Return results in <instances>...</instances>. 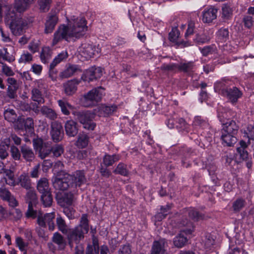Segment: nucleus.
Wrapping results in <instances>:
<instances>
[{
  "label": "nucleus",
  "mask_w": 254,
  "mask_h": 254,
  "mask_svg": "<svg viewBox=\"0 0 254 254\" xmlns=\"http://www.w3.org/2000/svg\"><path fill=\"white\" fill-rule=\"evenodd\" d=\"M67 20V26L64 25L60 26L54 33L52 42L53 46L63 39L74 40L84 35L87 29L85 18L73 16L70 20Z\"/></svg>",
  "instance_id": "f257e3e1"
},
{
  "label": "nucleus",
  "mask_w": 254,
  "mask_h": 254,
  "mask_svg": "<svg viewBox=\"0 0 254 254\" xmlns=\"http://www.w3.org/2000/svg\"><path fill=\"white\" fill-rule=\"evenodd\" d=\"M33 21V17H22L18 15L14 10H7L5 12V23L14 36L22 35L24 30Z\"/></svg>",
  "instance_id": "f03ea898"
},
{
  "label": "nucleus",
  "mask_w": 254,
  "mask_h": 254,
  "mask_svg": "<svg viewBox=\"0 0 254 254\" xmlns=\"http://www.w3.org/2000/svg\"><path fill=\"white\" fill-rule=\"evenodd\" d=\"M89 231L88 220L86 214H83L80 219V224L73 229H69L67 234L68 244L71 247L73 243L78 244L84 239V235Z\"/></svg>",
  "instance_id": "7ed1b4c3"
},
{
  "label": "nucleus",
  "mask_w": 254,
  "mask_h": 254,
  "mask_svg": "<svg viewBox=\"0 0 254 254\" xmlns=\"http://www.w3.org/2000/svg\"><path fill=\"white\" fill-rule=\"evenodd\" d=\"M228 85L227 80H222L217 82L215 86L221 90V94L224 96L226 97L232 104H235L237 102L238 99L242 97V93L236 87L228 88Z\"/></svg>",
  "instance_id": "20e7f679"
},
{
  "label": "nucleus",
  "mask_w": 254,
  "mask_h": 254,
  "mask_svg": "<svg viewBox=\"0 0 254 254\" xmlns=\"http://www.w3.org/2000/svg\"><path fill=\"white\" fill-rule=\"evenodd\" d=\"M72 114L84 128L89 130L94 129L96 127V124L93 121L95 117L94 111H73Z\"/></svg>",
  "instance_id": "39448f33"
},
{
  "label": "nucleus",
  "mask_w": 254,
  "mask_h": 254,
  "mask_svg": "<svg viewBox=\"0 0 254 254\" xmlns=\"http://www.w3.org/2000/svg\"><path fill=\"white\" fill-rule=\"evenodd\" d=\"M102 96L101 88H93L84 94L81 100V103L85 107H93L101 100Z\"/></svg>",
  "instance_id": "423d86ee"
},
{
  "label": "nucleus",
  "mask_w": 254,
  "mask_h": 254,
  "mask_svg": "<svg viewBox=\"0 0 254 254\" xmlns=\"http://www.w3.org/2000/svg\"><path fill=\"white\" fill-rule=\"evenodd\" d=\"M67 176V173L64 171L57 172L56 176L52 178L54 188L58 190H64L70 189L73 190Z\"/></svg>",
  "instance_id": "0eeeda50"
},
{
  "label": "nucleus",
  "mask_w": 254,
  "mask_h": 254,
  "mask_svg": "<svg viewBox=\"0 0 254 254\" xmlns=\"http://www.w3.org/2000/svg\"><path fill=\"white\" fill-rule=\"evenodd\" d=\"M55 217V212L46 213L43 216L42 212L39 211V215L37 219L38 224L42 227H46V224L48 226L49 230L54 231L55 228L54 219Z\"/></svg>",
  "instance_id": "6e6552de"
},
{
  "label": "nucleus",
  "mask_w": 254,
  "mask_h": 254,
  "mask_svg": "<svg viewBox=\"0 0 254 254\" xmlns=\"http://www.w3.org/2000/svg\"><path fill=\"white\" fill-rule=\"evenodd\" d=\"M67 178L70 181L71 189L73 190L77 187H80L86 183V179L83 171L78 170L75 171L72 175L67 174Z\"/></svg>",
  "instance_id": "1a4fd4ad"
},
{
  "label": "nucleus",
  "mask_w": 254,
  "mask_h": 254,
  "mask_svg": "<svg viewBox=\"0 0 254 254\" xmlns=\"http://www.w3.org/2000/svg\"><path fill=\"white\" fill-rule=\"evenodd\" d=\"M102 74L103 69L101 67L92 66L86 70L81 78L84 81L90 82L100 78Z\"/></svg>",
  "instance_id": "9d476101"
},
{
  "label": "nucleus",
  "mask_w": 254,
  "mask_h": 254,
  "mask_svg": "<svg viewBox=\"0 0 254 254\" xmlns=\"http://www.w3.org/2000/svg\"><path fill=\"white\" fill-rule=\"evenodd\" d=\"M78 52L82 57L88 60L92 58L96 53H98L99 49L92 44L83 43L79 48Z\"/></svg>",
  "instance_id": "9b49d317"
},
{
  "label": "nucleus",
  "mask_w": 254,
  "mask_h": 254,
  "mask_svg": "<svg viewBox=\"0 0 254 254\" xmlns=\"http://www.w3.org/2000/svg\"><path fill=\"white\" fill-rule=\"evenodd\" d=\"M117 109V106L114 104L111 105L102 104L96 108L94 111L95 115H97L100 117H107L112 115L116 111Z\"/></svg>",
  "instance_id": "f8f14e48"
},
{
  "label": "nucleus",
  "mask_w": 254,
  "mask_h": 254,
  "mask_svg": "<svg viewBox=\"0 0 254 254\" xmlns=\"http://www.w3.org/2000/svg\"><path fill=\"white\" fill-rule=\"evenodd\" d=\"M35 0H14L12 6L16 13H23L28 10Z\"/></svg>",
  "instance_id": "ddd939ff"
},
{
  "label": "nucleus",
  "mask_w": 254,
  "mask_h": 254,
  "mask_svg": "<svg viewBox=\"0 0 254 254\" xmlns=\"http://www.w3.org/2000/svg\"><path fill=\"white\" fill-rule=\"evenodd\" d=\"M7 83V96L10 99L17 97V90L19 88V83L16 79L13 77H8L6 80Z\"/></svg>",
  "instance_id": "4468645a"
},
{
  "label": "nucleus",
  "mask_w": 254,
  "mask_h": 254,
  "mask_svg": "<svg viewBox=\"0 0 254 254\" xmlns=\"http://www.w3.org/2000/svg\"><path fill=\"white\" fill-rule=\"evenodd\" d=\"M51 134L53 140L55 142H59L61 140L64 136L62 125L57 122H52L51 123Z\"/></svg>",
  "instance_id": "2eb2a0df"
},
{
  "label": "nucleus",
  "mask_w": 254,
  "mask_h": 254,
  "mask_svg": "<svg viewBox=\"0 0 254 254\" xmlns=\"http://www.w3.org/2000/svg\"><path fill=\"white\" fill-rule=\"evenodd\" d=\"M58 22V17L55 13L48 14L45 23V33L48 34L53 32Z\"/></svg>",
  "instance_id": "dca6fc26"
},
{
  "label": "nucleus",
  "mask_w": 254,
  "mask_h": 254,
  "mask_svg": "<svg viewBox=\"0 0 254 254\" xmlns=\"http://www.w3.org/2000/svg\"><path fill=\"white\" fill-rule=\"evenodd\" d=\"M80 71L81 69L78 65L69 64L60 73L59 76L62 79L68 78L73 75L76 72Z\"/></svg>",
  "instance_id": "f3484780"
},
{
  "label": "nucleus",
  "mask_w": 254,
  "mask_h": 254,
  "mask_svg": "<svg viewBox=\"0 0 254 254\" xmlns=\"http://www.w3.org/2000/svg\"><path fill=\"white\" fill-rule=\"evenodd\" d=\"M217 9L214 7H210L205 10L202 13V20L204 23H209L217 17Z\"/></svg>",
  "instance_id": "a211bd4d"
},
{
  "label": "nucleus",
  "mask_w": 254,
  "mask_h": 254,
  "mask_svg": "<svg viewBox=\"0 0 254 254\" xmlns=\"http://www.w3.org/2000/svg\"><path fill=\"white\" fill-rule=\"evenodd\" d=\"M239 129V126L234 121H229L223 123V128L222 131L225 133H232V134H236Z\"/></svg>",
  "instance_id": "6ab92c4d"
},
{
  "label": "nucleus",
  "mask_w": 254,
  "mask_h": 254,
  "mask_svg": "<svg viewBox=\"0 0 254 254\" xmlns=\"http://www.w3.org/2000/svg\"><path fill=\"white\" fill-rule=\"evenodd\" d=\"M66 134L71 137L75 136L78 133V129L77 123L72 121H67L64 125Z\"/></svg>",
  "instance_id": "aec40b11"
},
{
  "label": "nucleus",
  "mask_w": 254,
  "mask_h": 254,
  "mask_svg": "<svg viewBox=\"0 0 254 254\" xmlns=\"http://www.w3.org/2000/svg\"><path fill=\"white\" fill-rule=\"evenodd\" d=\"M79 82L76 80H68L63 84L64 93L67 95H71L75 92L77 85Z\"/></svg>",
  "instance_id": "412c9836"
},
{
  "label": "nucleus",
  "mask_w": 254,
  "mask_h": 254,
  "mask_svg": "<svg viewBox=\"0 0 254 254\" xmlns=\"http://www.w3.org/2000/svg\"><path fill=\"white\" fill-rule=\"evenodd\" d=\"M221 138L222 141V144L224 145L231 146H233L237 142V138L235 134L232 133H225L224 132L221 131Z\"/></svg>",
  "instance_id": "4be33fe9"
},
{
  "label": "nucleus",
  "mask_w": 254,
  "mask_h": 254,
  "mask_svg": "<svg viewBox=\"0 0 254 254\" xmlns=\"http://www.w3.org/2000/svg\"><path fill=\"white\" fill-rule=\"evenodd\" d=\"M165 241L164 239H161L157 241L154 242L151 254H164L165 250L164 249Z\"/></svg>",
  "instance_id": "5701e85b"
},
{
  "label": "nucleus",
  "mask_w": 254,
  "mask_h": 254,
  "mask_svg": "<svg viewBox=\"0 0 254 254\" xmlns=\"http://www.w3.org/2000/svg\"><path fill=\"white\" fill-rule=\"evenodd\" d=\"M16 183V185H19L26 190H29L31 188L30 179L29 176L25 173H23L19 176Z\"/></svg>",
  "instance_id": "b1692460"
},
{
  "label": "nucleus",
  "mask_w": 254,
  "mask_h": 254,
  "mask_svg": "<svg viewBox=\"0 0 254 254\" xmlns=\"http://www.w3.org/2000/svg\"><path fill=\"white\" fill-rule=\"evenodd\" d=\"M178 70L190 74L194 72L195 65L192 62L187 63H180L178 64Z\"/></svg>",
  "instance_id": "393cba45"
},
{
  "label": "nucleus",
  "mask_w": 254,
  "mask_h": 254,
  "mask_svg": "<svg viewBox=\"0 0 254 254\" xmlns=\"http://www.w3.org/2000/svg\"><path fill=\"white\" fill-rule=\"evenodd\" d=\"M21 152L23 158L28 162H32L35 158V154L32 148L26 145L21 147Z\"/></svg>",
  "instance_id": "a878e982"
},
{
  "label": "nucleus",
  "mask_w": 254,
  "mask_h": 254,
  "mask_svg": "<svg viewBox=\"0 0 254 254\" xmlns=\"http://www.w3.org/2000/svg\"><path fill=\"white\" fill-rule=\"evenodd\" d=\"M74 200V196L71 191L66 192L59 200V203L63 207L71 205Z\"/></svg>",
  "instance_id": "bb28decb"
},
{
  "label": "nucleus",
  "mask_w": 254,
  "mask_h": 254,
  "mask_svg": "<svg viewBox=\"0 0 254 254\" xmlns=\"http://www.w3.org/2000/svg\"><path fill=\"white\" fill-rule=\"evenodd\" d=\"M52 241L58 246L59 250H64L66 246V242L64 237L59 232L54 233L52 238Z\"/></svg>",
  "instance_id": "cd10ccee"
},
{
  "label": "nucleus",
  "mask_w": 254,
  "mask_h": 254,
  "mask_svg": "<svg viewBox=\"0 0 254 254\" xmlns=\"http://www.w3.org/2000/svg\"><path fill=\"white\" fill-rule=\"evenodd\" d=\"M42 92V91H41L37 87H33L31 91L32 100L37 102L38 104H43L45 100Z\"/></svg>",
  "instance_id": "c85d7f7f"
},
{
  "label": "nucleus",
  "mask_w": 254,
  "mask_h": 254,
  "mask_svg": "<svg viewBox=\"0 0 254 254\" xmlns=\"http://www.w3.org/2000/svg\"><path fill=\"white\" fill-rule=\"evenodd\" d=\"M42 114L49 119L54 121L57 118V114L56 112L47 106H44L40 109Z\"/></svg>",
  "instance_id": "c756f323"
},
{
  "label": "nucleus",
  "mask_w": 254,
  "mask_h": 254,
  "mask_svg": "<svg viewBox=\"0 0 254 254\" xmlns=\"http://www.w3.org/2000/svg\"><path fill=\"white\" fill-rule=\"evenodd\" d=\"M37 190L40 193H43L50 191L48 180L46 178H41L38 182Z\"/></svg>",
  "instance_id": "7c9ffc66"
},
{
  "label": "nucleus",
  "mask_w": 254,
  "mask_h": 254,
  "mask_svg": "<svg viewBox=\"0 0 254 254\" xmlns=\"http://www.w3.org/2000/svg\"><path fill=\"white\" fill-rule=\"evenodd\" d=\"M120 159L119 155L114 154L112 155L106 154L103 157V164L106 167L112 166L115 162L119 161Z\"/></svg>",
  "instance_id": "2f4dec72"
},
{
  "label": "nucleus",
  "mask_w": 254,
  "mask_h": 254,
  "mask_svg": "<svg viewBox=\"0 0 254 254\" xmlns=\"http://www.w3.org/2000/svg\"><path fill=\"white\" fill-rule=\"evenodd\" d=\"M192 125L195 127H199L202 129L209 127L208 121L201 116H196L194 118Z\"/></svg>",
  "instance_id": "473e14b6"
},
{
  "label": "nucleus",
  "mask_w": 254,
  "mask_h": 254,
  "mask_svg": "<svg viewBox=\"0 0 254 254\" xmlns=\"http://www.w3.org/2000/svg\"><path fill=\"white\" fill-rule=\"evenodd\" d=\"M178 226L179 228L183 227H186V228L183 229L181 230L182 232H183L186 234H191L193 230V226L192 223L187 219L182 220L179 222Z\"/></svg>",
  "instance_id": "72a5a7b5"
},
{
  "label": "nucleus",
  "mask_w": 254,
  "mask_h": 254,
  "mask_svg": "<svg viewBox=\"0 0 254 254\" xmlns=\"http://www.w3.org/2000/svg\"><path fill=\"white\" fill-rule=\"evenodd\" d=\"M56 224L60 231L64 234H67L69 229L64 220L61 216L56 218Z\"/></svg>",
  "instance_id": "f704fd0d"
},
{
  "label": "nucleus",
  "mask_w": 254,
  "mask_h": 254,
  "mask_svg": "<svg viewBox=\"0 0 254 254\" xmlns=\"http://www.w3.org/2000/svg\"><path fill=\"white\" fill-rule=\"evenodd\" d=\"M58 103L62 113L65 115H68L70 113L69 110L73 109V107L65 99L59 100Z\"/></svg>",
  "instance_id": "c9c22d12"
},
{
  "label": "nucleus",
  "mask_w": 254,
  "mask_h": 254,
  "mask_svg": "<svg viewBox=\"0 0 254 254\" xmlns=\"http://www.w3.org/2000/svg\"><path fill=\"white\" fill-rule=\"evenodd\" d=\"M239 144L240 146L237 147V151L239 154L241 158L243 160H245L248 157V153L245 150L246 148L248 147V144L245 141L243 140L240 141Z\"/></svg>",
  "instance_id": "e433bc0d"
},
{
  "label": "nucleus",
  "mask_w": 254,
  "mask_h": 254,
  "mask_svg": "<svg viewBox=\"0 0 254 254\" xmlns=\"http://www.w3.org/2000/svg\"><path fill=\"white\" fill-rule=\"evenodd\" d=\"M3 115L6 120L13 123L16 122L17 119L18 118L15 111L12 109L8 108L5 110Z\"/></svg>",
  "instance_id": "4c0bfd02"
},
{
  "label": "nucleus",
  "mask_w": 254,
  "mask_h": 254,
  "mask_svg": "<svg viewBox=\"0 0 254 254\" xmlns=\"http://www.w3.org/2000/svg\"><path fill=\"white\" fill-rule=\"evenodd\" d=\"M88 144V137L87 135L84 133L79 134L75 143L76 146L78 148H83L86 147Z\"/></svg>",
  "instance_id": "58836bf2"
},
{
  "label": "nucleus",
  "mask_w": 254,
  "mask_h": 254,
  "mask_svg": "<svg viewBox=\"0 0 254 254\" xmlns=\"http://www.w3.org/2000/svg\"><path fill=\"white\" fill-rule=\"evenodd\" d=\"M41 201L45 207H50L53 202V197L50 191L43 193L41 196Z\"/></svg>",
  "instance_id": "ea45409f"
},
{
  "label": "nucleus",
  "mask_w": 254,
  "mask_h": 254,
  "mask_svg": "<svg viewBox=\"0 0 254 254\" xmlns=\"http://www.w3.org/2000/svg\"><path fill=\"white\" fill-rule=\"evenodd\" d=\"M5 173V176L3 178V180L5 184L10 186H15L17 183L15 181L13 172L10 170H7Z\"/></svg>",
  "instance_id": "a19ab883"
},
{
  "label": "nucleus",
  "mask_w": 254,
  "mask_h": 254,
  "mask_svg": "<svg viewBox=\"0 0 254 254\" xmlns=\"http://www.w3.org/2000/svg\"><path fill=\"white\" fill-rule=\"evenodd\" d=\"M233 11L230 5L227 4H224L222 7V18L225 20L229 19L232 16Z\"/></svg>",
  "instance_id": "79ce46f5"
},
{
  "label": "nucleus",
  "mask_w": 254,
  "mask_h": 254,
  "mask_svg": "<svg viewBox=\"0 0 254 254\" xmlns=\"http://www.w3.org/2000/svg\"><path fill=\"white\" fill-rule=\"evenodd\" d=\"M229 31L227 28H221L217 32V40L220 42H226L229 39Z\"/></svg>",
  "instance_id": "37998d69"
},
{
  "label": "nucleus",
  "mask_w": 254,
  "mask_h": 254,
  "mask_svg": "<svg viewBox=\"0 0 254 254\" xmlns=\"http://www.w3.org/2000/svg\"><path fill=\"white\" fill-rule=\"evenodd\" d=\"M52 55V52L49 47L43 48L40 55L42 63H47L51 59Z\"/></svg>",
  "instance_id": "c03bdc74"
},
{
  "label": "nucleus",
  "mask_w": 254,
  "mask_h": 254,
  "mask_svg": "<svg viewBox=\"0 0 254 254\" xmlns=\"http://www.w3.org/2000/svg\"><path fill=\"white\" fill-rule=\"evenodd\" d=\"M188 239L184 237L182 234H179L174 239V244L177 248H182L187 243Z\"/></svg>",
  "instance_id": "a18cd8bd"
},
{
  "label": "nucleus",
  "mask_w": 254,
  "mask_h": 254,
  "mask_svg": "<svg viewBox=\"0 0 254 254\" xmlns=\"http://www.w3.org/2000/svg\"><path fill=\"white\" fill-rule=\"evenodd\" d=\"M68 57V54L66 51H63L58 55L54 59L51 64V67H55L60 63L65 60Z\"/></svg>",
  "instance_id": "49530a36"
},
{
  "label": "nucleus",
  "mask_w": 254,
  "mask_h": 254,
  "mask_svg": "<svg viewBox=\"0 0 254 254\" xmlns=\"http://www.w3.org/2000/svg\"><path fill=\"white\" fill-rule=\"evenodd\" d=\"M36 205L31 204V203L28 204V209L25 214L26 218L32 219L38 218L39 211L38 212L37 210H34V207Z\"/></svg>",
  "instance_id": "de8ad7c7"
},
{
  "label": "nucleus",
  "mask_w": 254,
  "mask_h": 254,
  "mask_svg": "<svg viewBox=\"0 0 254 254\" xmlns=\"http://www.w3.org/2000/svg\"><path fill=\"white\" fill-rule=\"evenodd\" d=\"M245 204L246 201L244 199L238 198L233 203V210L235 212H239L245 206Z\"/></svg>",
  "instance_id": "09e8293b"
},
{
  "label": "nucleus",
  "mask_w": 254,
  "mask_h": 254,
  "mask_svg": "<svg viewBox=\"0 0 254 254\" xmlns=\"http://www.w3.org/2000/svg\"><path fill=\"white\" fill-rule=\"evenodd\" d=\"M26 200L28 204L36 205L37 203V197L35 192L32 190H29L26 195Z\"/></svg>",
  "instance_id": "8fccbe9b"
},
{
  "label": "nucleus",
  "mask_w": 254,
  "mask_h": 254,
  "mask_svg": "<svg viewBox=\"0 0 254 254\" xmlns=\"http://www.w3.org/2000/svg\"><path fill=\"white\" fill-rule=\"evenodd\" d=\"M0 57L9 63L12 62L15 60L14 57L7 52V49L5 48L0 50Z\"/></svg>",
  "instance_id": "3c124183"
},
{
  "label": "nucleus",
  "mask_w": 254,
  "mask_h": 254,
  "mask_svg": "<svg viewBox=\"0 0 254 254\" xmlns=\"http://www.w3.org/2000/svg\"><path fill=\"white\" fill-rule=\"evenodd\" d=\"M114 172L124 176H127L128 174V171L127 169V165L122 163H120L118 165Z\"/></svg>",
  "instance_id": "603ef678"
},
{
  "label": "nucleus",
  "mask_w": 254,
  "mask_h": 254,
  "mask_svg": "<svg viewBox=\"0 0 254 254\" xmlns=\"http://www.w3.org/2000/svg\"><path fill=\"white\" fill-rule=\"evenodd\" d=\"M51 152L53 153L54 156L58 157L64 152V148L62 145L56 144L51 148Z\"/></svg>",
  "instance_id": "864d4df0"
},
{
  "label": "nucleus",
  "mask_w": 254,
  "mask_h": 254,
  "mask_svg": "<svg viewBox=\"0 0 254 254\" xmlns=\"http://www.w3.org/2000/svg\"><path fill=\"white\" fill-rule=\"evenodd\" d=\"M32 55L28 52H24L18 60V62L21 64H26L32 61Z\"/></svg>",
  "instance_id": "5fc2aeb1"
},
{
  "label": "nucleus",
  "mask_w": 254,
  "mask_h": 254,
  "mask_svg": "<svg viewBox=\"0 0 254 254\" xmlns=\"http://www.w3.org/2000/svg\"><path fill=\"white\" fill-rule=\"evenodd\" d=\"M189 217L194 221H198L201 219L202 216L194 208H190L188 210Z\"/></svg>",
  "instance_id": "6e6d98bb"
},
{
  "label": "nucleus",
  "mask_w": 254,
  "mask_h": 254,
  "mask_svg": "<svg viewBox=\"0 0 254 254\" xmlns=\"http://www.w3.org/2000/svg\"><path fill=\"white\" fill-rule=\"evenodd\" d=\"M203 56H206L209 54L215 53L216 51V47L214 45L205 46L199 49Z\"/></svg>",
  "instance_id": "4d7b16f0"
},
{
  "label": "nucleus",
  "mask_w": 254,
  "mask_h": 254,
  "mask_svg": "<svg viewBox=\"0 0 254 254\" xmlns=\"http://www.w3.org/2000/svg\"><path fill=\"white\" fill-rule=\"evenodd\" d=\"M15 243L16 246L21 252L27 251L26 248L28 246V243L25 242L21 237H16L15 239Z\"/></svg>",
  "instance_id": "13d9d810"
},
{
  "label": "nucleus",
  "mask_w": 254,
  "mask_h": 254,
  "mask_svg": "<svg viewBox=\"0 0 254 254\" xmlns=\"http://www.w3.org/2000/svg\"><path fill=\"white\" fill-rule=\"evenodd\" d=\"M51 0H39L38 3L40 9L43 12L47 11L50 8Z\"/></svg>",
  "instance_id": "bf43d9fd"
},
{
  "label": "nucleus",
  "mask_w": 254,
  "mask_h": 254,
  "mask_svg": "<svg viewBox=\"0 0 254 254\" xmlns=\"http://www.w3.org/2000/svg\"><path fill=\"white\" fill-rule=\"evenodd\" d=\"M218 117L220 121L223 124L225 123V120L229 117V116L225 109H223V108H219L218 110Z\"/></svg>",
  "instance_id": "052dcab7"
},
{
  "label": "nucleus",
  "mask_w": 254,
  "mask_h": 254,
  "mask_svg": "<svg viewBox=\"0 0 254 254\" xmlns=\"http://www.w3.org/2000/svg\"><path fill=\"white\" fill-rule=\"evenodd\" d=\"M10 153L13 159L15 160H20L21 157V154L17 147L14 145H12L10 147Z\"/></svg>",
  "instance_id": "680f3d73"
},
{
  "label": "nucleus",
  "mask_w": 254,
  "mask_h": 254,
  "mask_svg": "<svg viewBox=\"0 0 254 254\" xmlns=\"http://www.w3.org/2000/svg\"><path fill=\"white\" fill-rule=\"evenodd\" d=\"M11 193L5 187L0 188V197L4 201H6L11 195Z\"/></svg>",
  "instance_id": "e2e57ef3"
},
{
  "label": "nucleus",
  "mask_w": 254,
  "mask_h": 254,
  "mask_svg": "<svg viewBox=\"0 0 254 254\" xmlns=\"http://www.w3.org/2000/svg\"><path fill=\"white\" fill-rule=\"evenodd\" d=\"M1 69L2 73L6 76H11L14 75V72L11 68L5 64H2Z\"/></svg>",
  "instance_id": "0e129e2a"
},
{
  "label": "nucleus",
  "mask_w": 254,
  "mask_h": 254,
  "mask_svg": "<svg viewBox=\"0 0 254 254\" xmlns=\"http://www.w3.org/2000/svg\"><path fill=\"white\" fill-rule=\"evenodd\" d=\"M63 212L69 219H72L75 217V211L71 207L65 206Z\"/></svg>",
  "instance_id": "69168bd1"
},
{
  "label": "nucleus",
  "mask_w": 254,
  "mask_h": 254,
  "mask_svg": "<svg viewBox=\"0 0 254 254\" xmlns=\"http://www.w3.org/2000/svg\"><path fill=\"white\" fill-rule=\"evenodd\" d=\"M243 22L246 27L251 28L253 25L254 18L249 15H245L243 18Z\"/></svg>",
  "instance_id": "338daca9"
},
{
  "label": "nucleus",
  "mask_w": 254,
  "mask_h": 254,
  "mask_svg": "<svg viewBox=\"0 0 254 254\" xmlns=\"http://www.w3.org/2000/svg\"><path fill=\"white\" fill-rule=\"evenodd\" d=\"M180 35L179 30L176 28H173L169 33V39L171 41L176 42L178 39Z\"/></svg>",
  "instance_id": "774afa93"
}]
</instances>
